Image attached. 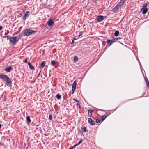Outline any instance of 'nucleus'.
Here are the masks:
<instances>
[{
  "label": "nucleus",
  "instance_id": "9",
  "mask_svg": "<svg viewBox=\"0 0 149 149\" xmlns=\"http://www.w3.org/2000/svg\"><path fill=\"white\" fill-rule=\"evenodd\" d=\"M88 123L91 125H94L95 124V122L91 118L88 119Z\"/></svg>",
  "mask_w": 149,
  "mask_h": 149
},
{
  "label": "nucleus",
  "instance_id": "27",
  "mask_svg": "<svg viewBox=\"0 0 149 149\" xmlns=\"http://www.w3.org/2000/svg\"><path fill=\"white\" fill-rule=\"evenodd\" d=\"M49 118L50 120H51L52 118V116L51 115H49Z\"/></svg>",
  "mask_w": 149,
  "mask_h": 149
},
{
  "label": "nucleus",
  "instance_id": "37",
  "mask_svg": "<svg viewBox=\"0 0 149 149\" xmlns=\"http://www.w3.org/2000/svg\"><path fill=\"white\" fill-rule=\"evenodd\" d=\"M69 149H72V148H70Z\"/></svg>",
  "mask_w": 149,
  "mask_h": 149
},
{
  "label": "nucleus",
  "instance_id": "12",
  "mask_svg": "<svg viewBox=\"0 0 149 149\" xmlns=\"http://www.w3.org/2000/svg\"><path fill=\"white\" fill-rule=\"evenodd\" d=\"M12 69L13 68L12 67L9 66L8 68H5L4 70L6 72H10Z\"/></svg>",
  "mask_w": 149,
  "mask_h": 149
},
{
  "label": "nucleus",
  "instance_id": "6",
  "mask_svg": "<svg viewBox=\"0 0 149 149\" xmlns=\"http://www.w3.org/2000/svg\"><path fill=\"white\" fill-rule=\"evenodd\" d=\"M76 81H75L73 84H72V93L73 94L74 93L76 89Z\"/></svg>",
  "mask_w": 149,
  "mask_h": 149
},
{
  "label": "nucleus",
  "instance_id": "17",
  "mask_svg": "<svg viewBox=\"0 0 149 149\" xmlns=\"http://www.w3.org/2000/svg\"><path fill=\"white\" fill-rule=\"evenodd\" d=\"M56 61L54 60H52L51 62V65H52L54 66L56 63Z\"/></svg>",
  "mask_w": 149,
  "mask_h": 149
},
{
  "label": "nucleus",
  "instance_id": "32",
  "mask_svg": "<svg viewBox=\"0 0 149 149\" xmlns=\"http://www.w3.org/2000/svg\"><path fill=\"white\" fill-rule=\"evenodd\" d=\"M2 27L1 26H0V30H1V29H2Z\"/></svg>",
  "mask_w": 149,
  "mask_h": 149
},
{
  "label": "nucleus",
  "instance_id": "24",
  "mask_svg": "<svg viewBox=\"0 0 149 149\" xmlns=\"http://www.w3.org/2000/svg\"><path fill=\"white\" fill-rule=\"evenodd\" d=\"M73 60L74 61H76L78 60V57L77 56H74V57Z\"/></svg>",
  "mask_w": 149,
  "mask_h": 149
},
{
  "label": "nucleus",
  "instance_id": "1",
  "mask_svg": "<svg viewBox=\"0 0 149 149\" xmlns=\"http://www.w3.org/2000/svg\"><path fill=\"white\" fill-rule=\"evenodd\" d=\"M24 35V36H29L31 35H33L36 33V31L28 28L24 30L23 31Z\"/></svg>",
  "mask_w": 149,
  "mask_h": 149
},
{
  "label": "nucleus",
  "instance_id": "8",
  "mask_svg": "<svg viewBox=\"0 0 149 149\" xmlns=\"http://www.w3.org/2000/svg\"><path fill=\"white\" fill-rule=\"evenodd\" d=\"M104 18V17L102 16H97L96 19L97 21L100 22L102 21Z\"/></svg>",
  "mask_w": 149,
  "mask_h": 149
},
{
  "label": "nucleus",
  "instance_id": "20",
  "mask_svg": "<svg viewBox=\"0 0 149 149\" xmlns=\"http://www.w3.org/2000/svg\"><path fill=\"white\" fill-rule=\"evenodd\" d=\"M107 117V116L106 115H103L102 116L101 120L102 122Z\"/></svg>",
  "mask_w": 149,
  "mask_h": 149
},
{
  "label": "nucleus",
  "instance_id": "28",
  "mask_svg": "<svg viewBox=\"0 0 149 149\" xmlns=\"http://www.w3.org/2000/svg\"><path fill=\"white\" fill-rule=\"evenodd\" d=\"M76 40V38L74 39L73 40H72V44H73L74 42V41Z\"/></svg>",
  "mask_w": 149,
  "mask_h": 149
},
{
  "label": "nucleus",
  "instance_id": "4",
  "mask_svg": "<svg viewBox=\"0 0 149 149\" xmlns=\"http://www.w3.org/2000/svg\"><path fill=\"white\" fill-rule=\"evenodd\" d=\"M9 41L13 45H15L18 41V40H17L16 37L15 36L10 38L9 39Z\"/></svg>",
  "mask_w": 149,
  "mask_h": 149
},
{
  "label": "nucleus",
  "instance_id": "30",
  "mask_svg": "<svg viewBox=\"0 0 149 149\" xmlns=\"http://www.w3.org/2000/svg\"><path fill=\"white\" fill-rule=\"evenodd\" d=\"M77 146L76 144L73 147L71 148H72V149L74 148L76 146Z\"/></svg>",
  "mask_w": 149,
  "mask_h": 149
},
{
  "label": "nucleus",
  "instance_id": "18",
  "mask_svg": "<svg viewBox=\"0 0 149 149\" xmlns=\"http://www.w3.org/2000/svg\"><path fill=\"white\" fill-rule=\"evenodd\" d=\"M81 129L83 132H86V129L84 126H82L81 127Z\"/></svg>",
  "mask_w": 149,
  "mask_h": 149
},
{
  "label": "nucleus",
  "instance_id": "2",
  "mask_svg": "<svg viewBox=\"0 0 149 149\" xmlns=\"http://www.w3.org/2000/svg\"><path fill=\"white\" fill-rule=\"evenodd\" d=\"M126 1V0H121L113 8V12L118 11V9L121 8V6L124 4Z\"/></svg>",
  "mask_w": 149,
  "mask_h": 149
},
{
  "label": "nucleus",
  "instance_id": "16",
  "mask_svg": "<svg viewBox=\"0 0 149 149\" xmlns=\"http://www.w3.org/2000/svg\"><path fill=\"white\" fill-rule=\"evenodd\" d=\"M26 120L28 123H30L31 122L30 118L29 116H27L26 117Z\"/></svg>",
  "mask_w": 149,
  "mask_h": 149
},
{
  "label": "nucleus",
  "instance_id": "3",
  "mask_svg": "<svg viewBox=\"0 0 149 149\" xmlns=\"http://www.w3.org/2000/svg\"><path fill=\"white\" fill-rule=\"evenodd\" d=\"M0 78L4 81H6V83L8 84L12 82L9 77L6 75L1 74H0Z\"/></svg>",
  "mask_w": 149,
  "mask_h": 149
},
{
  "label": "nucleus",
  "instance_id": "29",
  "mask_svg": "<svg viewBox=\"0 0 149 149\" xmlns=\"http://www.w3.org/2000/svg\"><path fill=\"white\" fill-rule=\"evenodd\" d=\"M73 100L74 101H75V102H79V101H78V100H77L76 99H73Z\"/></svg>",
  "mask_w": 149,
  "mask_h": 149
},
{
  "label": "nucleus",
  "instance_id": "21",
  "mask_svg": "<svg viewBox=\"0 0 149 149\" xmlns=\"http://www.w3.org/2000/svg\"><path fill=\"white\" fill-rule=\"evenodd\" d=\"M119 33V32L118 31H116L114 33V35L116 36H117Z\"/></svg>",
  "mask_w": 149,
  "mask_h": 149
},
{
  "label": "nucleus",
  "instance_id": "13",
  "mask_svg": "<svg viewBox=\"0 0 149 149\" xmlns=\"http://www.w3.org/2000/svg\"><path fill=\"white\" fill-rule=\"evenodd\" d=\"M27 63L29 66L30 69L31 70H34V67L31 64V63L30 62H28Z\"/></svg>",
  "mask_w": 149,
  "mask_h": 149
},
{
  "label": "nucleus",
  "instance_id": "25",
  "mask_svg": "<svg viewBox=\"0 0 149 149\" xmlns=\"http://www.w3.org/2000/svg\"><path fill=\"white\" fill-rule=\"evenodd\" d=\"M83 141L81 139L78 142V143L76 145L77 146L79 145V144L81 143Z\"/></svg>",
  "mask_w": 149,
  "mask_h": 149
},
{
  "label": "nucleus",
  "instance_id": "23",
  "mask_svg": "<svg viewBox=\"0 0 149 149\" xmlns=\"http://www.w3.org/2000/svg\"><path fill=\"white\" fill-rule=\"evenodd\" d=\"M100 121H101V119H99L97 118L96 120V122L97 123H100Z\"/></svg>",
  "mask_w": 149,
  "mask_h": 149
},
{
  "label": "nucleus",
  "instance_id": "22",
  "mask_svg": "<svg viewBox=\"0 0 149 149\" xmlns=\"http://www.w3.org/2000/svg\"><path fill=\"white\" fill-rule=\"evenodd\" d=\"M83 33H84V32L83 31H81L79 33V35L78 36V38H79V37L81 36L82 35H83Z\"/></svg>",
  "mask_w": 149,
  "mask_h": 149
},
{
  "label": "nucleus",
  "instance_id": "15",
  "mask_svg": "<svg viewBox=\"0 0 149 149\" xmlns=\"http://www.w3.org/2000/svg\"><path fill=\"white\" fill-rule=\"evenodd\" d=\"M46 62L45 61H43L42 62L41 64L40 65V68H42L45 66V64Z\"/></svg>",
  "mask_w": 149,
  "mask_h": 149
},
{
  "label": "nucleus",
  "instance_id": "11",
  "mask_svg": "<svg viewBox=\"0 0 149 149\" xmlns=\"http://www.w3.org/2000/svg\"><path fill=\"white\" fill-rule=\"evenodd\" d=\"M115 42L114 38L111 40H108L107 41V44H109V45H111L113 43Z\"/></svg>",
  "mask_w": 149,
  "mask_h": 149
},
{
  "label": "nucleus",
  "instance_id": "10",
  "mask_svg": "<svg viewBox=\"0 0 149 149\" xmlns=\"http://www.w3.org/2000/svg\"><path fill=\"white\" fill-rule=\"evenodd\" d=\"M30 12L29 11L26 12L24 14V16L23 17V19L25 20L29 16Z\"/></svg>",
  "mask_w": 149,
  "mask_h": 149
},
{
  "label": "nucleus",
  "instance_id": "33",
  "mask_svg": "<svg viewBox=\"0 0 149 149\" xmlns=\"http://www.w3.org/2000/svg\"><path fill=\"white\" fill-rule=\"evenodd\" d=\"M6 37L7 38V39L8 40L9 38L8 36H7Z\"/></svg>",
  "mask_w": 149,
  "mask_h": 149
},
{
  "label": "nucleus",
  "instance_id": "14",
  "mask_svg": "<svg viewBox=\"0 0 149 149\" xmlns=\"http://www.w3.org/2000/svg\"><path fill=\"white\" fill-rule=\"evenodd\" d=\"M93 111L92 110L90 109L88 111V116L89 117H92V112Z\"/></svg>",
  "mask_w": 149,
  "mask_h": 149
},
{
  "label": "nucleus",
  "instance_id": "5",
  "mask_svg": "<svg viewBox=\"0 0 149 149\" xmlns=\"http://www.w3.org/2000/svg\"><path fill=\"white\" fill-rule=\"evenodd\" d=\"M147 4L146 3H145L143 5V7L141 10V11L142 12L143 14H146L148 11V9L147 8Z\"/></svg>",
  "mask_w": 149,
  "mask_h": 149
},
{
  "label": "nucleus",
  "instance_id": "36",
  "mask_svg": "<svg viewBox=\"0 0 149 149\" xmlns=\"http://www.w3.org/2000/svg\"><path fill=\"white\" fill-rule=\"evenodd\" d=\"M1 127V125L0 124V128Z\"/></svg>",
  "mask_w": 149,
  "mask_h": 149
},
{
  "label": "nucleus",
  "instance_id": "19",
  "mask_svg": "<svg viewBox=\"0 0 149 149\" xmlns=\"http://www.w3.org/2000/svg\"><path fill=\"white\" fill-rule=\"evenodd\" d=\"M58 100H60L61 98V95L59 93H58L56 96Z\"/></svg>",
  "mask_w": 149,
  "mask_h": 149
},
{
  "label": "nucleus",
  "instance_id": "34",
  "mask_svg": "<svg viewBox=\"0 0 149 149\" xmlns=\"http://www.w3.org/2000/svg\"><path fill=\"white\" fill-rule=\"evenodd\" d=\"M40 72V73L39 74H38V77H39L40 75V72Z\"/></svg>",
  "mask_w": 149,
  "mask_h": 149
},
{
  "label": "nucleus",
  "instance_id": "26",
  "mask_svg": "<svg viewBox=\"0 0 149 149\" xmlns=\"http://www.w3.org/2000/svg\"><path fill=\"white\" fill-rule=\"evenodd\" d=\"M121 38H114V40L115 41V42H116L117 41V40H119Z\"/></svg>",
  "mask_w": 149,
  "mask_h": 149
},
{
  "label": "nucleus",
  "instance_id": "7",
  "mask_svg": "<svg viewBox=\"0 0 149 149\" xmlns=\"http://www.w3.org/2000/svg\"><path fill=\"white\" fill-rule=\"evenodd\" d=\"M54 24V22L52 19H49L47 23L49 26H52Z\"/></svg>",
  "mask_w": 149,
  "mask_h": 149
},
{
  "label": "nucleus",
  "instance_id": "31",
  "mask_svg": "<svg viewBox=\"0 0 149 149\" xmlns=\"http://www.w3.org/2000/svg\"><path fill=\"white\" fill-rule=\"evenodd\" d=\"M24 63H28L27 62V59H26L24 61Z\"/></svg>",
  "mask_w": 149,
  "mask_h": 149
},
{
  "label": "nucleus",
  "instance_id": "35",
  "mask_svg": "<svg viewBox=\"0 0 149 149\" xmlns=\"http://www.w3.org/2000/svg\"><path fill=\"white\" fill-rule=\"evenodd\" d=\"M77 106L79 105V107L80 106V105L79 103H78V104H77Z\"/></svg>",
  "mask_w": 149,
  "mask_h": 149
}]
</instances>
